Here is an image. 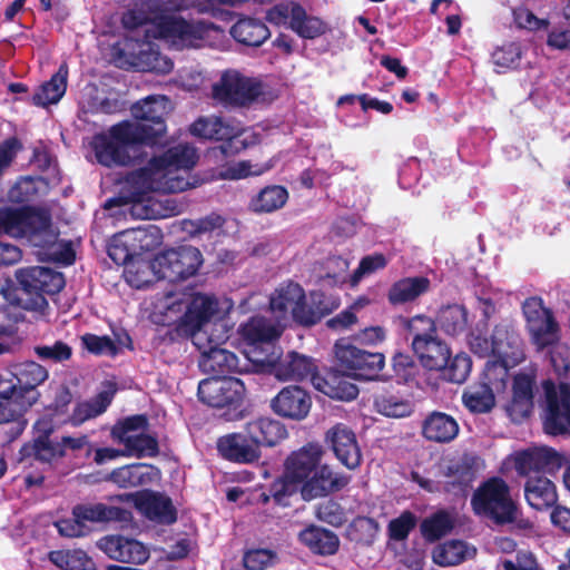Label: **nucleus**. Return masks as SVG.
Listing matches in <instances>:
<instances>
[{
    "label": "nucleus",
    "mask_w": 570,
    "mask_h": 570,
    "mask_svg": "<svg viewBox=\"0 0 570 570\" xmlns=\"http://www.w3.org/2000/svg\"><path fill=\"white\" fill-rule=\"evenodd\" d=\"M402 97L407 102H414L419 98V94L414 90H404Z\"/></svg>",
    "instance_id": "20"
},
{
    "label": "nucleus",
    "mask_w": 570,
    "mask_h": 570,
    "mask_svg": "<svg viewBox=\"0 0 570 570\" xmlns=\"http://www.w3.org/2000/svg\"><path fill=\"white\" fill-rule=\"evenodd\" d=\"M358 101L363 110L375 109L381 114L387 115L393 110V106L387 101H381L376 98H370L367 95H361Z\"/></svg>",
    "instance_id": "13"
},
{
    "label": "nucleus",
    "mask_w": 570,
    "mask_h": 570,
    "mask_svg": "<svg viewBox=\"0 0 570 570\" xmlns=\"http://www.w3.org/2000/svg\"><path fill=\"white\" fill-rule=\"evenodd\" d=\"M21 6L19 3H17L16 1H13L7 9H6V12H4V16H6V19L7 20H12L14 18V16L21 10Z\"/></svg>",
    "instance_id": "18"
},
{
    "label": "nucleus",
    "mask_w": 570,
    "mask_h": 570,
    "mask_svg": "<svg viewBox=\"0 0 570 570\" xmlns=\"http://www.w3.org/2000/svg\"><path fill=\"white\" fill-rule=\"evenodd\" d=\"M289 29L301 38L314 39L322 36L326 27L320 18L307 14L305 9L299 6L294 19L289 21Z\"/></svg>",
    "instance_id": "7"
},
{
    "label": "nucleus",
    "mask_w": 570,
    "mask_h": 570,
    "mask_svg": "<svg viewBox=\"0 0 570 570\" xmlns=\"http://www.w3.org/2000/svg\"><path fill=\"white\" fill-rule=\"evenodd\" d=\"M358 22L367 30L368 33L375 35L377 32L376 28L372 26L366 18L358 17Z\"/></svg>",
    "instance_id": "19"
},
{
    "label": "nucleus",
    "mask_w": 570,
    "mask_h": 570,
    "mask_svg": "<svg viewBox=\"0 0 570 570\" xmlns=\"http://www.w3.org/2000/svg\"><path fill=\"white\" fill-rule=\"evenodd\" d=\"M137 56V65L145 71L168 73L173 69L171 60L161 55L151 45H146Z\"/></svg>",
    "instance_id": "8"
},
{
    "label": "nucleus",
    "mask_w": 570,
    "mask_h": 570,
    "mask_svg": "<svg viewBox=\"0 0 570 570\" xmlns=\"http://www.w3.org/2000/svg\"><path fill=\"white\" fill-rule=\"evenodd\" d=\"M521 59V48L519 43L511 42L497 48L492 53L494 66L505 69L517 68Z\"/></svg>",
    "instance_id": "9"
},
{
    "label": "nucleus",
    "mask_w": 570,
    "mask_h": 570,
    "mask_svg": "<svg viewBox=\"0 0 570 570\" xmlns=\"http://www.w3.org/2000/svg\"><path fill=\"white\" fill-rule=\"evenodd\" d=\"M233 38L246 46L258 47L271 36L268 28L256 18H242L230 29Z\"/></svg>",
    "instance_id": "5"
},
{
    "label": "nucleus",
    "mask_w": 570,
    "mask_h": 570,
    "mask_svg": "<svg viewBox=\"0 0 570 570\" xmlns=\"http://www.w3.org/2000/svg\"><path fill=\"white\" fill-rule=\"evenodd\" d=\"M190 7H197L202 13L214 11L204 0H167L157 9L145 32L165 39L177 49L212 46L213 40L223 37V30L212 22L188 21L177 13Z\"/></svg>",
    "instance_id": "1"
},
{
    "label": "nucleus",
    "mask_w": 570,
    "mask_h": 570,
    "mask_svg": "<svg viewBox=\"0 0 570 570\" xmlns=\"http://www.w3.org/2000/svg\"><path fill=\"white\" fill-rule=\"evenodd\" d=\"M190 134L200 139H209L222 142H232L245 135L239 142H248V129H242L237 125L223 121L217 117H202L190 126Z\"/></svg>",
    "instance_id": "4"
},
{
    "label": "nucleus",
    "mask_w": 570,
    "mask_h": 570,
    "mask_svg": "<svg viewBox=\"0 0 570 570\" xmlns=\"http://www.w3.org/2000/svg\"><path fill=\"white\" fill-rule=\"evenodd\" d=\"M448 32L450 35H456L461 28V20L459 16H449L446 18Z\"/></svg>",
    "instance_id": "17"
},
{
    "label": "nucleus",
    "mask_w": 570,
    "mask_h": 570,
    "mask_svg": "<svg viewBox=\"0 0 570 570\" xmlns=\"http://www.w3.org/2000/svg\"><path fill=\"white\" fill-rule=\"evenodd\" d=\"M548 45L559 50H570V29H554L548 36Z\"/></svg>",
    "instance_id": "12"
},
{
    "label": "nucleus",
    "mask_w": 570,
    "mask_h": 570,
    "mask_svg": "<svg viewBox=\"0 0 570 570\" xmlns=\"http://www.w3.org/2000/svg\"><path fill=\"white\" fill-rule=\"evenodd\" d=\"M441 2H448V0H433L432 6H431V12L432 13H436L438 6Z\"/></svg>",
    "instance_id": "23"
},
{
    "label": "nucleus",
    "mask_w": 570,
    "mask_h": 570,
    "mask_svg": "<svg viewBox=\"0 0 570 570\" xmlns=\"http://www.w3.org/2000/svg\"><path fill=\"white\" fill-rule=\"evenodd\" d=\"M6 142L10 144V142H16V141L10 139V140H7Z\"/></svg>",
    "instance_id": "26"
},
{
    "label": "nucleus",
    "mask_w": 570,
    "mask_h": 570,
    "mask_svg": "<svg viewBox=\"0 0 570 570\" xmlns=\"http://www.w3.org/2000/svg\"><path fill=\"white\" fill-rule=\"evenodd\" d=\"M358 97L360 96H355V95L342 96V97L338 98L337 105L342 106L344 104H353L354 101L358 100Z\"/></svg>",
    "instance_id": "21"
},
{
    "label": "nucleus",
    "mask_w": 570,
    "mask_h": 570,
    "mask_svg": "<svg viewBox=\"0 0 570 570\" xmlns=\"http://www.w3.org/2000/svg\"><path fill=\"white\" fill-rule=\"evenodd\" d=\"M381 65L384 66L389 71L395 73L399 78L403 79L407 75V68L401 65V61L396 58L383 56Z\"/></svg>",
    "instance_id": "14"
},
{
    "label": "nucleus",
    "mask_w": 570,
    "mask_h": 570,
    "mask_svg": "<svg viewBox=\"0 0 570 570\" xmlns=\"http://www.w3.org/2000/svg\"><path fill=\"white\" fill-rule=\"evenodd\" d=\"M67 77L68 68L66 65H61L50 80L42 83L35 92L33 104L40 107L57 104L66 92Z\"/></svg>",
    "instance_id": "6"
},
{
    "label": "nucleus",
    "mask_w": 570,
    "mask_h": 570,
    "mask_svg": "<svg viewBox=\"0 0 570 570\" xmlns=\"http://www.w3.org/2000/svg\"><path fill=\"white\" fill-rule=\"evenodd\" d=\"M17 3H19L21 7H23L26 0H14Z\"/></svg>",
    "instance_id": "25"
},
{
    "label": "nucleus",
    "mask_w": 570,
    "mask_h": 570,
    "mask_svg": "<svg viewBox=\"0 0 570 570\" xmlns=\"http://www.w3.org/2000/svg\"><path fill=\"white\" fill-rule=\"evenodd\" d=\"M212 94L217 102L228 107H249L265 101L262 81L235 69L222 72L219 79L213 85Z\"/></svg>",
    "instance_id": "3"
},
{
    "label": "nucleus",
    "mask_w": 570,
    "mask_h": 570,
    "mask_svg": "<svg viewBox=\"0 0 570 570\" xmlns=\"http://www.w3.org/2000/svg\"><path fill=\"white\" fill-rule=\"evenodd\" d=\"M274 46L285 53L293 51V39L286 35L281 33L275 40Z\"/></svg>",
    "instance_id": "16"
},
{
    "label": "nucleus",
    "mask_w": 570,
    "mask_h": 570,
    "mask_svg": "<svg viewBox=\"0 0 570 570\" xmlns=\"http://www.w3.org/2000/svg\"><path fill=\"white\" fill-rule=\"evenodd\" d=\"M515 23L523 29L530 31L547 29L549 21L547 19H540L534 13L525 8H519L513 11Z\"/></svg>",
    "instance_id": "11"
},
{
    "label": "nucleus",
    "mask_w": 570,
    "mask_h": 570,
    "mask_svg": "<svg viewBox=\"0 0 570 570\" xmlns=\"http://www.w3.org/2000/svg\"><path fill=\"white\" fill-rule=\"evenodd\" d=\"M122 108V102L117 98H104L99 101L98 110L104 114H114Z\"/></svg>",
    "instance_id": "15"
},
{
    "label": "nucleus",
    "mask_w": 570,
    "mask_h": 570,
    "mask_svg": "<svg viewBox=\"0 0 570 570\" xmlns=\"http://www.w3.org/2000/svg\"><path fill=\"white\" fill-rule=\"evenodd\" d=\"M169 100L163 95L148 96L131 106L136 120H125L112 126L108 134L101 135L100 142H148L161 136L166 126L164 116Z\"/></svg>",
    "instance_id": "2"
},
{
    "label": "nucleus",
    "mask_w": 570,
    "mask_h": 570,
    "mask_svg": "<svg viewBox=\"0 0 570 570\" xmlns=\"http://www.w3.org/2000/svg\"><path fill=\"white\" fill-rule=\"evenodd\" d=\"M299 4L295 2H282L266 12V20L275 26H286L289 28V21H292L296 14V9Z\"/></svg>",
    "instance_id": "10"
},
{
    "label": "nucleus",
    "mask_w": 570,
    "mask_h": 570,
    "mask_svg": "<svg viewBox=\"0 0 570 570\" xmlns=\"http://www.w3.org/2000/svg\"><path fill=\"white\" fill-rule=\"evenodd\" d=\"M40 2H41L42 7H43L46 10L50 9V7H51V2H50V0H40Z\"/></svg>",
    "instance_id": "24"
},
{
    "label": "nucleus",
    "mask_w": 570,
    "mask_h": 570,
    "mask_svg": "<svg viewBox=\"0 0 570 570\" xmlns=\"http://www.w3.org/2000/svg\"><path fill=\"white\" fill-rule=\"evenodd\" d=\"M9 89L12 91V92H24L27 89L24 87V85L22 83H11L9 86Z\"/></svg>",
    "instance_id": "22"
}]
</instances>
